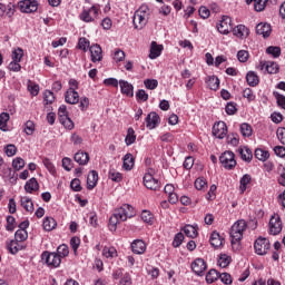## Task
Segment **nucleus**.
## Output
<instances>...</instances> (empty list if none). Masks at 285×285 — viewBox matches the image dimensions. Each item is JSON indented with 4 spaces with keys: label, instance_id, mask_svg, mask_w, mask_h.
Wrapping results in <instances>:
<instances>
[{
    "label": "nucleus",
    "instance_id": "obj_60",
    "mask_svg": "<svg viewBox=\"0 0 285 285\" xmlns=\"http://www.w3.org/2000/svg\"><path fill=\"white\" fill-rule=\"evenodd\" d=\"M24 132L26 135H32L35 132V122L31 120H28L24 124Z\"/></svg>",
    "mask_w": 285,
    "mask_h": 285
},
{
    "label": "nucleus",
    "instance_id": "obj_27",
    "mask_svg": "<svg viewBox=\"0 0 285 285\" xmlns=\"http://www.w3.org/2000/svg\"><path fill=\"white\" fill-rule=\"evenodd\" d=\"M135 167V157L132 154H126L124 157L122 168L125 170H132Z\"/></svg>",
    "mask_w": 285,
    "mask_h": 285
},
{
    "label": "nucleus",
    "instance_id": "obj_51",
    "mask_svg": "<svg viewBox=\"0 0 285 285\" xmlns=\"http://www.w3.org/2000/svg\"><path fill=\"white\" fill-rule=\"evenodd\" d=\"M183 242H184V234L183 233L176 234V236L174 237V242H173L174 248H179L181 246Z\"/></svg>",
    "mask_w": 285,
    "mask_h": 285
},
{
    "label": "nucleus",
    "instance_id": "obj_47",
    "mask_svg": "<svg viewBox=\"0 0 285 285\" xmlns=\"http://www.w3.org/2000/svg\"><path fill=\"white\" fill-rule=\"evenodd\" d=\"M14 238L17 242H26V239H28V232L23 229H18L14 234Z\"/></svg>",
    "mask_w": 285,
    "mask_h": 285
},
{
    "label": "nucleus",
    "instance_id": "obj_41",
    "mask_svg": "<svg viewBox=\"0 0 285 285\" xmlns=\"http://www.w3.org/2000/svg\"><path fill=\"white\" fill-rule=\"evenodd\" d=\"M219 279V274L216 269H210L206 275V282L207 284H213L214 282H217Z\"/></svg>",
    "mask_w": 285,
    "mask_h": 285
},
{
    "label": "nucleus",
    "instance_id": "obj_2",
    "mask_svg": "<svg viewBox=\"0 0 285 285\" xmlns=\"http://www.w3.org/2000/svg\"><path fill=\"white\" fill-rule=\"evenodd\" d=\"M114 215H116L120 222H126L127 219L135 217V208L128 204H125L121 207L115 209Z\"/></svg>",
    "mask_w": 285,
    "mask_h": 285
},
{
    "label": "nucleus",
    "instance_id": "obj_62",
    "mask_svg": "<svg viewBox=\"0 0 285 285\" xmlns=\"http://www.w3.org/2000/svg\"><path fill=\"white\" fill-rule=\"evenodd\" d=\"M277 139L285 146V127H279L276 130Z\"/></svg>",
    "mask_w": 285,
    "mask_h": 285
},
{
    "label": "nucleus",
    "instance_id": "obj_28",
    "mask_svg": "<svg viewBox=\"0 0 285 285\" xmlns=\"http://www.w3.org/2000/svg\"><path fill=\"white\" fill-rule=\"evenodd\" d=\"M20 204L27 213H32L35 210V204L32 203V199L29 198L28 196H23L20 199Z\"/></svg>",
    "mask_w": 285,
    "mask_h": 285
},
{
    "label": "nucleus",
    "instance_id": "obj_24",
    "mask_svg": "<svg viewBox=\"0 0 285 285\" xmlns=\"http://www.w3.org/2000/svg\"><path fill=\"white\" fill-rule=\"evenodd\" d=\"M235 37H238V39H246L249 35V30L246 26L244 24H238L236 28L233 30Z\"/></svg>",
    "mask_w": 285,
    "mask_h": 285
},
{
    "label": "nucleus",
    "instance_id": "obj_13",
    "mask_svg": "<svg viewBox=\"0 0 285 285\" xmlns=\"http://www.w3.org/2000/svg\"><path fill=\"white\" fill-rule=\"evenodd\" d=\"M191 271H194L196 275H204L206 272V262L204 258H196L195 262L191 263Z\"/></svg>",
    "mask_w": 285,
    "mask_h": 285
},
{
    "label": "nucleus",
    "instance_id": "obj_34",
    "mask_svg": "<svg viewBox=\"0 0 285 285\" xmlns=\"http://www.w3.org/2000/svg\"><path fill=\"white\" fill-rule=\"evenodd\" d=\"M42 226L45 230L50 233V230H55V228H57V220L52 217H46Z\"/></svg>",
    "mask_w": 285,
    "mask_h": 285
},
{
    "label": "nucleus",
    "instance_id": "obj_35",
    "mask_svg": "<svg viewBox=\"0 0 285 285\" xmlns=\"http://www.w3.org/2000/svg\"><path fill=\"white\" fill-rule=\"evenodd\" d=\"M250 181H253V178L250 177V175H248V174H245L242 178H240V181H239V184H240V186H239V190H240V193H246V186L248 185V184H250Z\"/></svg>",
    "mask_w": 285,
    "mask_h": 285
},
{
    "label": "nucleus",
    "instance_id": "obj_45",
    "mask_svg": "<svg viewBox=\"0 0 285 285\" xmlns=\"http://www.w3.org/2000/svg\"><path fill=\"white\" fill-rule=\"evenodd\" d=\"M144 83L147 90H155L157 86H159V81H157V79H145Z\"/></svg>",
    "mask_w": 285,
    "mask_h": 285
},
{
    "label": "nucleus",
    "instance_id": "obj_23",
    "mask_svg": "<svg viewBox=\"0 0 285 285\" xmlns=\"http://www.w3.org/2000/svg\"><path fill=\"white\" fill-rule=\"evenodd\" d=\"M7 248L11 255H17L19 250H23V245H21V240H11L7 244Z\"/></svg>",
    "mask_w": 285,
    "mask_h": 285
},
{
    "label": "nucleus",
    "instance_id": "obj_32",
    "mask_svg": "<svg viewBox=\"0 0 285 285\" xmlns=\"http://www.w3.org/2000/svg\"><path fill=\"white\" fill-rule=\"evenodd\" d=\"M206 85L209 87V90H219V78L209 76L206 78Z\"/></svg>",
    "mask_w": 285,
    "mask_h": 285
},
{
    "label": "nucleus",
    "instance_id": "obj_36",
    "mask_svg": "<svg viewBox=\"0 0 285 285\" xmlns=\"http://www.w3.org/2000/svg\"><path fill=\"white\" fill-rule=\"evenodd\" d=\"M240 135H243V137H252L253 127L248 122H243L240 125Z\"/></svg>",
    "mask_w": 285,
    "mask_h": 285
},
{
    "label": "nucleus",
    "instance_id": "obj_61",
    "mask_svg": "<svg viewBox=\"0 0 285 285\" xmlns=\"http://www.w3.org/2000/svg\"><path fill=\"white\" fill-rule=\"evenodd\" d=\"M206 186H207L206 179L197 178L195 180V188H196V190H204V188H206Z\"/></svg>",
    "mask_w": 285,
    "mask_h": 285
},
{
    "label": "nucleus",
    "instance_id": "obj_59",
    "mask_svg": "<svg viewBox=\"0 0 285 285\" xmlns=\"http://www.w3.org/2000/svg\"><path fill=\"white\" fill-rule=\"evenodd\" d=\"M227 115H235L237 112V105L235 102H228L225 107Z\"/></svg>",
    "mask_w": 285,
    "mask_h": 285
},
{
    "label": "nucleus",
    "instance_id": "obj_56",
    "mask_svg": "<svg viewBox=\"0 0 285 285\" xmlns=\"http://www.w3.org/2000/svg\"><path fill=\"white\" fill-rule=\"evenodd\" d=\"M22 58H23V49L18 48L12 51V60L13 61H21Z\"/></svg>",
    "mask_w": 285,
    "mask_h": 285
},
{
    "label": "nucleus",
    "instance_id": "obj_5",
    "mask_svg": "<svg viewBox=\"0 0 285 285\" xmlns=\"http://www.w3.org/2000/svg\"><path fill=\"white\" fill-rule=\"evenodd\" d=\"M155 169L149 168L148 171L144 176V185L149 190H159V180L155 179Z\"/></svg>",
    "mask_w": 285,
    "mask_h": 285
},
{
    "label": "nucleus",
    "instance_id": "obj_21",
    "mask_svg": "<svg viewBox=\"0 0 285 285\" xmlns=\"http://www.w3.org/2000/svg\"><path fill=\"white\" fill-rule=\"evenodd\" d=\"M73 159L77 164H79V166H86L90 161V155H88V153L79 150L75 154Z\"/></svg>",
    "mask_w": 285,
    "mask_h": 285
},
{
    "label": "nucleus",
    "instance_id": "obj_39",
    "mask_svg": "<svg viewBox=\"0 0 285 285\" xmlns=\"http://www.w3.org/2000/svg\"><path fill=\"white\" fill-rule=\"evenodd\" d=\"M56 254L61 259V258L68 257V255H70V249L68 248V245L62 244V245L58 246Z\"/></svg>",
    "mask_w": 285,
    "mask_h": 285
},
{
    "label": "nucleus",
    "instance_id": "obj_50",
    "mask_svg": "<svg viewBox=\"0 0 285 285\" xmlns=\"http://www.w3.org/2000/svg\"><path fill=\"white\" fill-rule=\"evenodd\" d=\"M12 166H13L14 170H21V168H23L26 166V161L23 160V158L18 157V158L13 159Z\"/></svg>",
    "mask_w": 285,
    "mask_h": 285
},
{
    "label": "nucleus",
    "instance_id": "obj_1",
    "mask_svg": "<svg viewBox=\"0 0 285 285\" xmlns=\"http://www.w3.org/2000/svg\"><path fill=\"white\" fill-rule=\"evenodd\" d=\"M246 220L240 219L234 223V225L230 228V238H232V246H235V244H239L242 239L244 238V230H246Z\"/></svg>",
    "mask_w": 285,
    "mask_h": 285
},
{
    "label": "nucleus",
    "instance_id": "obj_54",
    "mask_svg": "<svg viewBox=\"0 0 285 285\" xmlns=\"http://www.w3.org/2000/svg\"><path fill=\"white\" fill-rule=\"evenodd\" d=\"M243 97L248 101H255V94L250 88H246L245 90H243Z\"/></svg>",
    "mask_w": 285,
    "mask_h": 285
},
{
    "label": "nucleus",
    "instance_id": "obj_6",
    "mask_svg": "<svg viewBox=\"0 0 285 285\" xmlns=\"http://www.w3.org/2000/svg\"><path fill=\"white\" fill-rule=\"evenodd\" d=\"M254 248L257 255H266L271 250V242L268 238L258 237L254 243Z\"/></svg>",
    "mask_w": 285,
    "mask_h": 285
},
{
    "label": "nucleus",
    "instance_id": "obj_16",
    "mask_svg": "<svg viewBox=\"0 0 285 285\" xmlns=\"http://www.w3.org/2000/svg\"><path fill=\"white\" fill-rule=\"evenodd\" d=\"M271 32H273V29L271 28V24L266 22H261L256 26V33L262 35L264 39H268V37H271Z\"/></svg>",
    "mask_w": 285,
    "mask_h": 285
},
{
    "label": "nucleus",
    "instance_id": "obj_29",
    "mask_svg": "<svg viewBox=\"0 0 285 285\" xmlns=\"http://www.w3.org/2000/svg\"><path fill=\"white\" fill-rule=\"evenodd\" d=\"M26 193H35L39 190V181H37V178L29 179L24 185Z\"/></svg>",
    "mask_w": 285,
    "mask_h": 285
},
{
    "label": "nucleus",
    "instance_id": "obj_57",
    "mask_svg": "<svg viewBox=\"0 0 285 285\" xmlns=\"http://www.w3.org/2000/svg\"><path fill=\"white\" fill-rule=\"evenodd\" d=\"M109 179H111V181H121V173L110 169Z\"/></svg>",
    "mask_w": 285,
    "mask_h": 285
},
{
    "label": "nucleus",
    "instance_id": "obj_53",
    "mask_svg": "<svg viewBox=\"0 0 285 285\" xmlns=\"http://www.w3.org/2000/svg\"><path fill=\"white\" fill-rule=\"evenodd\" d=\"M248 57L249 55H248V51L246 50H239L237 52V59L238 61H240V63H246V61H248Z\"/></svg>",
    "mask_w": 285,
    "mask_h": 285
},
{
    "label": "nucleus",
    "instance_id": "obj_4",
    "mask_svg": "<svg viewBox=\"0 0 285 285\" xmlns=\"http://www.w3.org/2000/svg\"><path fill=\"white\" fill-rule=\"evenodd\" d=\"M97 17H99V6H92L89 9H83L79 16V19L85 23H92Z\"/></svg>",
    "mask_w": 285,
    "mask_h": 285
},
{
    "label": "nucleus",
    "instance_id": "obj_49",
    "mask_svg": "<svg viewBox=\"0 0 285 285\" xmlns=\"http://www.w3.org/2000/svg\"><path fill=\"white\" fill-rule=\"evenodd\" d=\"M121 222L115 214L109 218V230L115 232L117 230V224Z\"/></svg>",
    "mask_w": 285,
    "mask_h": 285
},
{
    "label": "nucleus",
    "instance_id": "obj_20",
    "mask_svg": "<svg viewBox=\"0 0 285 285\" xmlns=\"http://www.w3.org/2000/svg\"><path fill=\"white\" fill-rule=\"evenodd\" d=\"M131 250L135 255H144L146 253V243L142 239H136L131 243Z\"/></svg>",
    "mask_w": 285,
    "mask_h": 285
},
{
    "label": "nucleus",
    "instance_id": "obj_38",
    "mask_svg": "<svg viewBox=\"0 0 285 285\" xmlns=\"http://www.w3.org/2000/svg\"><path fill=\"white\" fill-rule=\"evenodd\" d=\"M254 155H255L256 159H258L259 161H266V159H268L271 157V154H268L267 150L259 149V148H257L255 150Z\"/></svg>",
    "mask_w": 285,
    "mask_h": 285
},
{
    "label": "nucleus",
    "instance_id": "obj_31",
    "mask_svg": "<svg viewBox=\"0 0 285 285\" xmlns=\"http://www.w3.org/2000/svg\"><path fill=\"white\" fill-rule=\"evenodd\" d=\"M240 158L243 161H253V151L248 147H243L238 149Z\"/></svg>",
    "mask_w": 285,
    "mask_h": 285
},
{
    "label": "nucleus",
    "instance_id": "obj_37",
    "mask_svg": "<svg viewBox=\"0 0 285 285\" xmlns=\"http://www.w3.org/2000/svg\"><path fill=\"white\" fill-rule=\"evenodd\" d=\"M184 233L187 237H190L191 239H195V237H197L198 233H197V228H195V226L193 225H186L184 227Z\"/></svg>",
    "mask_w": 285,
    "mask_h": 285
},
{
    "label": "nucleus",
    "instance_id": "obj_19",
    "mask_svg": "<svg viewBox=\"0 0 285 285\" xmlns=\"http://www.w3.org/2000/svg\"><path fill=\"white\" fill-rule=\"evenodd\" d=\"M65 100L67 104L71 105L79 104V92H77L75 88L70 87L65 95Z\"/></svg>",
    "mask_w": 285,
    "mask_h": 285
},
{
    "label": "nucleus",
    "instance_id": "obj_55",
    "mask_svg": "<svg viewBox=\"0 0 285 285\" xmlns=\"http://www.w3.org/2000/svg\"><path fill=\"white\" fill-rule=\"evenodd\" d=\"M218 278L220 279V282H223V284H233V277L228 273L219 274Z\"/></svg>",
    "mask_w": 285,
    "mask_h": 285
},
{
    "label": "nucleus",
    "instance_id": "obj_8",
    "mask_svg": "<svg viewBox=\"0 0 285 285\" xmlns=\"http://www.w3.org/2000/svg\"><path fill=\"white\" fill-rule=\"evenodd\" d=\"M134 28L136 30H142V28L148 23V13H141V11H136L134 14Z\"/></svg>",
    "mask_w": 285,
    "mask_h": 285
},
{
    "label": "nucleus",
    "instance_id": "obj_18",
    "mask_svg": "<svg viewBox=\"0 0 285 285\" xmlns=\"http://www.w3.org/2000/svg\"><path fill=\"white\" fill-rule=\"evenodd\" d=\"M266 70L268 75H277L279 72V65L274 61L261 62V70Z\"/></svg>",
    "mask_w": 285,
    "mask_h": 285
},
{
    "label": "nucleus",
    "instance_id": "obj_30",
    "mask_svg": "<svg viewBox=\"0 0 285 285\" xmlns=\"http://www.w3.org/2000/svg\"><path fill=\"white\" fill-rule=\"evenodd\" d=\"M246 81L248 86H250L252 88H255V86L259 85V76H257L255 71H249L246 75Z\"/></svg>",
    "mask_w": 285,
    "mask_h": 285
},
{
    "label": "nucleus",
    "instance_id": "obj_63",
    "mask_svg": "<svg viewBox=\"0 0 285 285\" xmlns=\"http://www.w3.org/2000/svg\"><path fill=\"white\" fill-rule=\"evenodd\" d=\"M43 99H45L46 104H53L55 94L50 90H46L43 94Z\"/></svg>",
    "mask_w": 285,
    "mask_h": 285
},
{
    "label": "nucleus",
    "instance_id": "obj_42",
    "mask_svg": "<svg viewBox=\"0 0 285 285\" xmlns=\"http://www.w3.org/2000/svg\"><path fill=\"white\" fill-rule=\"evenodd\" d=\"M229 265H230V256L226 254H220L218 259V266H220V268H227V266Z\"/></svg>",
    "mask_w": 285,
    "mask_h": 285
},
{
    "label": "nucleus",
    "instance_id": "obj_11",
    "mask_svg": "<svg viewBox=\"0 0 285 285\" xmlns=\"http://www.w3.org/2000/svg\"><path fill=\"white\" fill-rule=\"evenodd\" d=\"M19 8L21 12L30 13L37 12L39 4L37 3V0H23L19 2Z\"/></svg>",
    "mask_w": 285,
    "mask_h": 285
},
{
    "label": "nucleus",
    "instance_id": "obj_22",
    "mask_svg": "<svg viewBox=\"0 0 285 285\" xmlns=\"http://www.w3.org/2000/svg\"><path fill=\"white\" fill-rule=\"evenodd\" d=\"M97 181H99V174L97 170H91L87 176V188L88 190H92L97 186Z\"/></svg>",
    "mask_w": 285,
    "mask_h": 285
},
{
    "label": "nucleus",
    "instance_id": "obj_43",
    "mask_svg": "<svg viewBox=\"0 0 285 285\" xmlns=\"http://www.w3.org/2000/svg\"><path fill=\"white\" fill-rule=\"evenodd\" d=\"M102 255L104 257H107V259L117 257V249L115 247H104Z\"/></svg>",
    "mask_w": 285,
    "mask_h": 285
},
{
    "label": "nucleus",
    "instance_id": "obj_52",
    "mask_svg": "<svg viewBox=\"0 0 285 285\" xmlns=\"http://www.w3.org/2000/svg\"><path fill=\"white\" fill-rule=\"evenodd\" d=\"M71 190H75V193L81 191V180L79 178H75L70 183Z\"/></svg>",
    "mask_w": 285,
    "mask_h": 285
},
{
    "label": "nucleus",
    "instance_id": "obj_46",
    "mask_svg": "<svg viewBox=\"0 0 285 285\" xmlns=\"http://www.w3.org/2000/svg\"><path fill=\"white\" fill-rule=\"evenodd\" d=\"M266 3H268V0H254V10L262 12L266 8Z\"/></svg>",
    "mask_w": 285,
    "mask_h": 285
},
{
    "label": "nucleus",
    "instance_id": "obj_9",
    "mask_svg": "<svg viewBox=\"0 0 285 285\" xmlns=\"http://www.w3.org/2000/svg\"><path fill=\"white\" fill-rule=\"evenodd\" d=\"M213 135L214 137H217V139H224L226 135H228V127L226 126V122L218 121L213 126Z\"/></svg>",
    "mask_w": 285,
    "mask_h": 285
},
{
    "label": "nucleus",
    "instance_id": "obj_3",
    "mask_svg": "<svg viewBox=\"0 0 285 285\" xmlns=\"http://www.w3.org/2000/svg\"><path fill=\"white\" fill-rule=\"evenodd\" d=\"M219 163L226 170H233L237 166V160H235V153L224 151L219 157Z\"/></svg>",
    "mask_w": 285,
    "mask_h": 285
},
{
    "label": "nucleus",
    "instance_id": "obj_33",
    "mask_svg": "<svg viewBox=\"0 0 285 285\" xmlns=\"http://www.w3.org/2000/svg\"><path fill=\"white\" fill-rule=\"evenodd\" d=\"M135 141H137V135H135V129H132V127H129L127 129L125 144H126V146H132V144H135Z\"/></svg>",
    "mask_w": 285,
    "mask_h": 285
},
{
    "label": "nucleus",
    "instance_id": "obj_10",
    "mask_svg": "<svg viewBox=\"0 0 285 285\" xmlns=\"http://www.w3.org/2000/svg\"><path fill=\"white\" fill-rule=\"evenodd\" d=\"M282 218L279 216L274 215L269 219V233L271 235H279L282 233Z\"/></svg>",
    "mask_w": 285,
    "mask_h": 285
},
{
    "label": "nucleus",
    "instance_id": "obj_15",
    "mask_svg": "<svg viewBox=\"0 0 285 285\" xmlns=\"http://www.w3.org/2000/svg\"><path fill=\"white\" fill-rule=\"evenodd\" d=\"M91 61L97 63V61H101L104 59L101 46L92 45L90 48Z\"/></svg>",
    "mask_w": 285,
    "mask_h": 285
},
{
    "label": "nucleus",
    "instance_id": "obj_7",
    "mask_svg": "<svg viewBox=\"0 0 285 285\" xmlns=\"http://www.w3.org/2000/svg\"><path fill=\"white\" fill-rule=\"evenodd\" d=\"M42 262L47 264V266H52L53 268H58L61 266V259L57 255V253L43 252L41 255Z\"/></svg>",
    "mask_w": 285,
    "mask_h": 285
},
{
    "label": "nucleus",
    "instance_id": "obj_40",
    "mask_svg": "<svg viewBox=\"0 0 285 285\" xmlns=\"http://www.w3.org/2000/svg\"><path fill=\"white\" fill-rule=\"evenodd\" d=\"M8 121H10V114L2 112L0 114V130L6 132V128L8 127Z\"/></svg>",
    "mask_w": 285,
    "mask_h": 285
},
{
    "label": "nucleus",
    "instance_id": "obj_25",
    "mask_svg": "<svg viewBox=\"0 0 285 285\" xmlns=\"http://www.w3.org/2000/svg\"><path fill=\"white\" fill-rule=\"evenodd\" d=\"M161 50H164V46L157 45L156 41H153L150 46L149 59H157V57L161 55Z\"/></svg>",
    "mask_w": 285,
    "mask_h": 285
},
{
    "label": "nucleus",
    "instance_id": "obj_14",
    "mask_svg": "<svg viewBox=\"0 0 285 285\" xmlns=\"http://www.w3.org/2000/svg\"><path fill=\"white\" fill-rule=\"evenodd\" d=\"M159 114L151 111L150 114L147 115L146 117V126L149 128V130H154L156 126H159Z\"/></svg>",
    "mask_w": 285,
    "mask_h": 285
},
{
    "label": "nucleus",
    "instance_id": "obj_58",
    "mask_svg": "<svg viewBox=\"0 0 285 285\" xmlns=\"http://www.w3.org/2000/svg\"><path fill=\"white\" fill-rule=\"evenodd\" d=\"M114 59L117 62L124 61L126 59V52H124L121 49H117L114 53Z\"/></svg>",
    "mask_w": 285,
    "mask_h": 285
},
{
    "label": "nucleus",
    "instance_id": "obj_48",
    "mask_svg": "<svg viewBox=\"0 0 285 285\" xmlns=\"http://www.w3.org/2000/svg\"><path fill=\"white\" fill-rule=\"evenodd\" d=\"M59 121L60 124H62V126H65L67 130H72V128H75V122L68 116L66 118L60 119Z\"/></svg>",
    "mask_w": 285,
    "mask_h": 285
},
{
    "label": "nucleus",
    "instance_id": "obj_26",
    "mask_svg": "<svg viewBox=\"0 0 285 285\" xmlns=\"http://www.w3.org/2000/svg\"><path fill=\"white\" fill-rule=\"evenodd\" d=\"M209 242L214 248H219V246H222V244H224V238H222L219 233L213 232L210 235Z\"/></svg>",
    "mask_w": 285,
    "mask_h": 285
},
{
    "label": "nucleus",
    "instance_id": "obj_64",
    "mask_svg": "<svg viewBox=\"0 0 285 285\" xmlns=\"http://www.w3.org/2000/svg\"><path fill=\"white\" fill-rule=\"evenodd\" d=\"M275 97H276L277 106H279V108H283V110H285V96L276 94Z\"/></svg>",
    "mask_w": 285,
    "mask_h": 285
},
{
    "label": "nucleus",
    "instance_id": "obj_44",
    "mask_svg": "<svg viewBox=\"0 0 285 285\" xmlns=\"http://www.w3.org/2000/svg\"><path fill=\"white\" fill-rule=\"evenodd\" d=\"M266 52H267V55H272V57L277 59V57H279L282 55V48L271 46L266 49Z\"/></svg>",
    "mask_w": 285,
    "mask_h": 285
},
{
    "label": "nucleus",
    "instance_id": "obj_17",
    "mask_svg": "<svg viewBox=\"0 0 285 285\" xmlns=\"http://www.w3.org/2000/svg\"><path fill=\"white\" fill-rule=\"evenodd\" d=\"M119 86L122 95H126L127 97H135V87L132 83L126 80H119Z\"/></svg>",
    "mask_w": 285,
    "mask_h": 285
},
{
    "label": "nucleus",
    "instance_id": "obj_12",
    "mask_svg": "<svg viewBox=\"0 0 285 285\" xmlns=\"http://www.w3.org/2000/svg\"><path fill=\"white\" fill-rule=\"evenodd\" d=\"M217 30L220 35H228L233 30L230 17L224 16L217 24Z\"/></svg>",
    "mask_w": 285,
    "mask_h": 285
}]
</instances>
